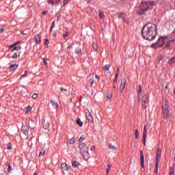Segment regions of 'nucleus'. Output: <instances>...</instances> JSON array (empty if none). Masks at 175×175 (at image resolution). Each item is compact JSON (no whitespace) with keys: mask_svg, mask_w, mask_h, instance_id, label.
<instances>
[{"mask_svg":"<svg viewBox=\"0 0 175 175\" xmlns=\"http://www.w3.org/2000/svg\"><path fill=\"white\" fill-rule=\"evenodd\" d=\"M141 33L144 39H146V40L151 42L152 40H155L157 35H158L157 25L151 23H146L143 26L141 30Z\"/></svg>","mask_w":175,"mask_h":175,"instance_id":"f257e3e1","label":"nucleus"},{"mask_svg":"<svg viewBox=\"0 0 175 175\" xmlns=\"http://www.w3.org/2000/svg\"><path fill=\"white\" fill-rule=\"evenodd\" d=\"M154 6H155V2L154 1L141 2L139 9L137 11L138 14L140 16L146 14V12L152 10V9H154Z\"/></svg>","mask_w":175,"mask_h":175,"instance_id":"f03ea898","label":"nucleus"},{"mask_svg":"<svg viewBox=\"0 0 175 175\" xmlns=\"http://www.w3.org/2000/svg\"><path fill=\"white\" fill-rule=\"evenodd\" d=\"M80 153L85 161L90 159V152H88V146L85 144L81 143L79 145Z\"/></svg>","mask_w":175,"mask_h":175,"instance_id":"7ed1b4c3","label":"nucleus"},{"mask_svg":"<svg viewBox=\"0 0 175 175\" xmlns=\"http://www.w3.org/2000/svg\"><path fill=\"white\" fill-rule=\"evenodd\" d=\"M166 39H167V36H160L156 42L152 44V49L163 47L165 43H166Z\"/></svg>","mask_w":175,"mask_h":175,"instance_id":"20e7f679","label":"nucleus"},{"mask_svg":"<svg viewBox=\"0 0 175 175\" xmlns=\"http://www.w3.org/2000/svg\"><path fill=\"white\" fill-rule=\"evenodd\" d=\"M162 113L163 118L166 120L169 117V102L167 100H164L162 103Z\"/></svg>","mask_w":175,"mask_h":175,"instance_id":"39448f33","label":"nucleus"},{"mask_svg":"<svg viewBox=\"0 0 175 175\" xmlns=\"http://www.w3.org/2000/svg\"><path fill=\"white\" fill-rule=\"evenodd\" d=\"M20 43H21V41H17L16 42L8 46L9 50H12V49L14 48V50H15V51H20V50H21V46H17V44H20Z\"/></svg>","mask_w":175,"mask_h":175,"instance_id":"423d86ee","label":"nucleus"},{"mask_svg":"<svg viewBox=\"0 0 175 175\" xmlns=\"http://www.w3.org/2000/svg\"><path fill=\"white\" fill-rule=\"evenodd\" d=\"M149 98L148 96L144 95L142 98V109H147L148 106Z\"/></svg>","mask_w":175,"mask_h":175,"instance_id":"0eeeda50","label":"nucleus"},{"mask_svg":"<svg viewBox=\"0 0 175 175\" xmlns=\"http://www.w3.org/2000/svg\"><path fill=\"white\" fill-rule=\"evenodd\" d=\"M161 155H162V150H161V148H159L157 149V153H156L157 167L159 166V161H161Z\"/></svg>","mask_w":175,"mask_h":175,"instance_id":"6e6552de","label":"nucleus"},{"mask_svg":"<svg viewBox=\"0 0 175 175\" xmlns=\"http://www.w3.org/2000/svg\"><path fill=\"white\" fill-rule=\"evenodd\" d=\"M147 139V126L144 125V131H143V135H142V142L144 144V146H146V140Z\"/></svg>","mask_w":175,"mask_h":175,"instance_id":"1a4fd4ad","label":"nucleus"},{"mask_svg":"<svg viewBox=\"0 0 175 175\" xmlns=\"http://www.w3.org/2000/svg\"><path fill=\"white\" fill-rule=\"evenodd\" d=\"M125 84H126V79H125V78H123L121 79L120 85V90L121 91V92H124V90H125Z\"/></svg>","mask_w":175,"mask_h":175,"instance_id":"9d476101","label":"nucleus"},{"mask_svg":"<svg viewBox=\"0 0 175 175\" xmlns=\"http://www.w3.org/2000/svg\"><path fill=\"white\" fill-rule=\"evenodd\" d=\"M61 169H62V170H65V172H69L70 169H72V167L66 164V163H62L61 165Z\"/></svg>","mask_w":175,"mask_h":175,"instance_id":"9b49d317","label":"nucleus"},{"mask_svg":"<svg viewBox=\"0 0 175 175\" xmlns=\"http://www.w3.org/2000/svg\"><path fill=\"white\" fill-rule=\"evenodd\" d=\"M118 18H121L122 21H124V23H126L128 24V18H125V17H126V14L124 12H120L119 14L118 15Z\"/></svg>","mask_w":175,"mask_h":175,"instance_id":"f8f14e48","label":"nucleus"},{"mask_svg":"<svg viewBox=\"0 0 175 175\" xmlns=\"http://www.w3.org/2000/svg\"><path fill=\"white\" fill-rule=\"evenodd\" d=\"M21 131L25 136H28V134L29 133V131L28 130V126H25L24 124H22Z\"/></svg>","mask_w":175,"mask_h":175,"instance_id":"ddd939ff","label":"nucleus"},{"mask_svg":"<svg viewBox=\"0 0 175 175\" xmlns=\"http://www.w3.org/2000/svg\"><path fill=\"white\" fill-rule=\"evenodd\" d=\"M61 0H48L47 3L49 5H51V6H54V5H59Z\"/></svg>","mask_w":175,"mask_h":175,"instance_id":"4468645a","label":"nucleus"},{"mask_svg":"<svg viewBox=\"0 0 175 175\" xmlns=\"http://www.w3.org/2000/svg\"><path fill=\"white\" fill-rule=\"evenodd\" d=\"M173 43H174V40H170L167 42V44L165 45L166 49H168V50H172V47L173 46Z\"/></svg>","mask_w":175,"mask_h":175,"instance_id":"2eb2a0df","label":"nucleus"},{"mask_svg":"<svg viewBox=\"0 0 175 175\" xmlns=\"http://www.w3.org/2000/svg\"><path fill=\"white\" fill-rule=\"evenodd\" d=\"M86 119L88 121H90V122H92V121H94V117L92 116L91 112L88 111L86 113Z\"/></svg>","mask_w":175,"mask_h":175,"instance_id":"dca6fc26","label":"nucleus"},{"mask_svg":"<svg viewBox=\"0 0 175 175\" xmlns=\"http://www.w3.org/2000/svg\"><path fill=\"white\" fill-rule=\"evenodd\" d=\"M140 158H141V166L142 167H144V154L143 153V150H140Z\"/></svg>","mask_w":175,"mask_h":175,"instance_id":"f3484780","label":"nucleus"},{"mask_svg":"<svg viewBox=\"0 0 175 175\" xmlns=\"http://www.w3.org/2000/svg\"><path fill=\"white\" fill-rule=\"evenodd\" d=\"M142 85H139L137 88V95H138V99H140V95L142 94Z\"/></svg>","mask_w":175,"mask_h":175,"instance_id":"a211bd4d","label":"nucleus"},{"mask_svg":"<svg viewBox=\"0 0 175 175\" xmlns=\"http://www.w3.org/2000/svg\"><path fill=\"white\" fill-rule=\"evenodd\" d=\"M29 126L31 128V129H33V128H35V120H30V122H29Z\"/></svg>","mask_w":175,"mask_h":175,"instance_id":"6ab92c4d","label":"nucleus"},{"mask_svg":"<svg viewBox=\"0 0 175 175\" xmlns=\"http://www.w3.org/2000/svg\"><path fill=\"white\" fill-rule=\"evenodd\" d=\"M72 167L77 168L80 166V163L76 161H71Z\"/></svg>","mask_w":175,"mask_h":175,"instance_id":"aec40b11","label":"nucleus"},{"mask_svg":"<svg viewBox=\"0 0 175 175\" xmlns=\"http://www.w3.org/2000/svg\"><path fill=\"white\" fill-rule=\"evenodd\" d=\"M51 104L52 105L53 109H58V103L57 101L51 100Z\"/></svg>","mask_w":175,"mask_h":175,"instance_id":"412c9836","label":"nucleus"},{"mask_svg":"<svg viewBox=\"0 0 175 175\" xmlns=\"http://www.w3.org/2000/svg\"><path fill=\"white\" fill-rule=\"evenodd\" d=\"M9 68L10 70H16L18 68V64H11Z\"/></svg>","mask_w":175,"mask_h":175,"instance_id":"4be33fe9","label":"nucleus"},{"mask_svg":"<svg viewBox=\"0 0 175 175\" xmlns=\"http://www.w3.org/2000/svg\"><path fill=\"white\" fill-rule=\"evenodd\" d=\"M108 147L109 150H113V151H117V147L114 146V145L111 144H109Z\"/></svg>","mask_w":175,"mask_h":175,"instance_id":"5701e85b","label":"nucleus"},{"mask_svg":"<svg viewBox=\"0 0 175 175\" xmlns=\"http://www.w3.org/2000/svg\"><path fill=\"white\" fill-rule=\"evenodd\" d=\"M36 42L39 44L40 43L42 42V40L40 39V36H35Z\"/></svg>","mask_w":175,"mask_h":175,"instance_id":"b1692460","label":"nucleus"},{"mask_svg":"<svg viewBox=\"0 0 175 175\" xmlns=\"http://www.w3.org/2000/svg\"><path fill=\"white\" fill-rule=\"evenodd\" d=\"M98 15L100 18H105V13L102 10L98 11Z\"/></svg>","mask_w":175,"mask_h":175,"instance_id":"393cba45","label":"nucleus"},{"mask_svg":"<svg viewBox=\"0 0 175 175\" xmlns=\"http://www.w3.org/2000/svg\"><path fill=\"white\" fill-rule=\"evenodd\" d=\"M68 144H75V143H76V139L75 137H72L68 140Z\"/></svg>","mask_w":175,"mask_h":175,"instance_id":"a878e982","label":"nucleus"},{"mask_svg":"<svg viewBox=\"0 0 175 175\" xmlns=\"http://www.w3.org/2000/svg\"><path fill=\"white\" fill-rule=\"evenodd\" d=\"M61 91H62V92L60 94H62V92H64V95H66V96L69 95V92H68V90L64 89V88H61Z\"/></svg>","mask_w":175,"mask_h":175,"instance_id":"bb28decb","label":"nucleus"},{"mask_svg":"<svg viewBox=\"0 0 175 175\" xmlns=\"http://www.w3.org/2000/svg\"><path fill=\"white\" fill-rule=\"evenodd\" d=\"M75 54H77L78 55L79 54H81V48L77 47L76 49H75Z\"/></svg>","mask_w":175,"mask_h":175,"instance_id":"cd10ccee","label":"nucleus"},{"mask_svg":"<svg viewBox=\"0 0 175 175\" xmlns=\"http://www.w3.org/2000/svg\"><path fill=\"white\" fill-rule=\"evenodd\" d=\"M77 125H79V126H83V122L81 121V120H80V118H77Z\"/></svg>","mask_w":175,"mask_h":175,"instance_id":"c85d7f7f","label":"nucleus"},{"mask_svg":"<svg viewBox=\"0 0 175 175\" xmlns=\"http://www.w3.org/2000/svg\"><path fill=\"white\" fill-rule=\"evenodd\" d=\"M88 83L92 85L94 84V78L91 77H88Z\"/></svg>","mask_w":175,"mask_h":175,"instance_id":"c756f323","label":"nucleus"},{"mask_svg":"<svg viewBox=\"0 0 175 175\" xmlns=\"http://www.w3.org/2000/svg\"><path fill=\"white\" fill-rule=\"evenodd\" d=\"M103 70H105V72H107V70H109V69H110V64H106L103 68Z\"/></svg>","mask_w":175,"mask_h":175,"instance_id":"7c9ffc66","label":"nucleus"},{"mask_svg":"<svg viewBox=\"0 0 175 175\" xmlns=\"http://www.w3.org/2000/svg\"><path fill=\"white\" fill-rule=\"evenodd\" d=\"M43 128H44V129H45V130L49 129V128H50V123H49V122L45 123V124L43 125Z\"/></svg>","mask_w":175,"mask_h":175,"instance_id":"2f4dec72","label":"nucleus"},{"mask_svg":"<svg viewBox=\"0 0 175 175\" xmlns=\"http://www.w3.org/2000/svg\"><path fill=\"white\" fill-rule=\"evenodd\" d=\"M42 61H43V64L45 66H49V64L47 63V57H44L42 59Z\"/></svg>","mask_w":175,"mask_h":175,"instance_id":"473e14b6","label":"nucleus"},{"mask_svg":"<svg viewBox=\"0 0 175 175\" xmlns=\"http://www.w3.org/2000/svg\"><path fill=\"white\" fill-rule=\"evenodd\" d=\"M25 110L26 113H29V111H31L32 110V107H25Z\"/></svg>","mask_w":175,"mask_h":175,"instance_id":"72a5a7b5","label":"nucleus"},{"mask_svg":"<svg viewBox=\"0 0 175 175\" xmlns=\"http://www.w3.org/2000/svg\"><path fill=\"white\" fill-rule=\"evenodd\" d=\"M111 170V165L110 164H107V174H109V172Z\"/></svg>","mask_w":175,"mask_h":175,"instance_id":"f704fd0d","label":"nucleus"},{"mask_svg":"<svg viewBox=\"0 0 175 175\" xmlns=\"http://www.w3.org/2000/svg\"><path fill=\"white\" fill-rule=\"evenodd\" d=\"M170 175H174V167L170 168Z\"/></svg>","mask_w":175,"mask_h":175,"instance_id":"c9c22d12","label":"nucleus"},{"mask_svg":"<svg viewBox=\"0 0 175 175\" xmlns=\"http://www.w3.org/2000/svg\"><path fill=\"white\" fill-rule=\"evenodd\" d=\"M135 139H139V130L137 129H135Z\"/></svg>","mask_w":175,"mask_h":175,"instance_id":"e433bc0d","label":"nucleus"},{"mask_svg":"<svg viewBox=\"0 0 175 175\" xmlns=\"http://www.w3.org/2000/svg\"><path fill=\"white\" fill-rule=\"evenodd\" d=\"M44 154H46V151L42 150L40 152L38 157H44Z\"/></svg>","mask_w":175,"mask_h":175,"instance_id":"4c0bfd02","label":"nucleus"},{"mask_svg":"<svg viewBox=\"0 0 175 175\" xmlns=\"http://www.w3.org/2000/svg\"><path fill=\"white\" fill-rule=\"evenodd\" d=\"M84 140H85V135H82L79 138V142H83Z\"/></svg>","mask_w":175,"mask_h":175,"instance_id":"58836bf2","label":"nucleus"},{"mask_svg":"<svg viewBox=\"0 0 175 175\" xmlns=\"http://www.w3.org/2000/svg\"><path fill=\"white\" fill-rule=\"evenodd\" d=\"M12 58V59H17V58H18V56L17 55V53H14Z\"/></svg>","mask_w":175,"mask_h":175,"instance_id":"ea45409f","label":"nucleus"},{"mask_svg":"<svg viewBox=\"0 0 175 175\" xmlns=\"http://www.w3.org/2000/svg\"><path fill=\"white\" fill-rule=\"evenodd\" d=\"M69 2H70V0H64L63 6H66V5H68Z\"/></svg>","mask_w":175,"mask_h":175,"instance_id":"a19ab883","label":"nucleus"},{"mask_svg":"<svg viewBox=\"0 0 175 175\" xmlns=\"http://www.w3.org/2000/svg\"><path fill=\"white\" fill-rule=\"evenodd\" d=\"M7 166H8V173H10V172H12V170H13L12 169V165H9V164H7Z\"/></svg>","mask_w":175,"mask_h":175,"instance_id":"79ce46f5","label":"nucleus"},{"mask_svg":"<svg viewBox=\"0 0 175 175\" xmlns=\"http://www.w3.org/2000/svg\"><path fill=\"white\" fill-rule=\"evenodd\" d=\"M7 149L8 150H12V143L9 142L7 145Z\"/></svg>","mask_w":175,"mask_h":175,"instance_id":"37998d69","label":"nucleus"},{"mask_svg":"<svg viewBox=\"0 0 175 175\" xmlns=\"http://www.w3.org/2000/svg\"><path fill=\"white\" fill-rule=\"evenodd\" d=\"M38 94H36V93H34V94L32 95L31 98H32L33 99H38Z\"/></svg>","mask_w":175,"mask_h":175,"instance_id":"c03bdc74","label":"nucleus"},{"mask_svg":"<svg viewBox=\"0 0 175 175\" xmlns=\"http://www.w3.org/2000/svg\"><path fill=\"white\" fill-rule=\"evenodd\" d=\"M49 43H50V42L49 41V39L48 38L45 39V41L44 42V46H49Z\"/></svg>","mask_w":175,"mask_h":175,"instance_id":"a18cd8bd","label":"nucleus"},{"mask_svg":"<svg viewBox=\"0 0 175 175\" xmlns=\"http://www.w3.org/2000/svg\"><path fill=\"white\" fill-rule=\"evenodd\" d=\"M93 50H94L95 51H97L98 46L96 45V44H93Z\"/></svg>","mask_w":175,"mask_h":175,"instance_id":"49530a36","label":"nucleus"},{"mask_svg":"<svg viewBox=\"0 0 175 175\" xmlns=\"http://www.w3.org/2000/svg\"><path fill=\"white\" fill-rule=\"evenodd\" d=\"M118 75H120V69L118 68V70L116 72V79H118Z\"/></svg>","mask_w":175,"mask_h":175,"instance_id":"de8ad7c7","label":"nucleus"},{"mask_svg":"<svg viewBox=\"0 0 175 175\" xmlns=\"http://www.w3.org/2000/svg\"><path fill=\"white\" fill-rule=\"evenodd\" d=\"M27 73H28V71H25V74L21 75V79H23V77H27Z\"/></svg>","mask_w":175,"mask_h":175,"instance_id":"09e8293b","label":"nucleus"},{"mask_svg":"<svg viewBox=\"0 0 175 175\" xmlns=\"http://www.w3.org/2000/svg\"><path fill=\"white\" fill-rule=\"evenodd\" d=\"M69 36V33L68 31H66L65 33L63 34L64 38H66V36Z\"/></svg>","mask_w":175,"mask_h":175,"instance_id":"8fccbe9b","label":"nucleus"},{"mask_svg":"<svg viewBox=\"0 0 175 175\" xmlns=\"http://www.w3.org/2000/svg\"><path fill=\"white\" fill-rule=\"evenodd\" d=\"M54 27H55V21H53L51 25V29L54 28Z\"/></svg>","mask_w":175,"mask_h":175,"instance_id":"3c124183","label":"nucleus"},{"mask_svg":"<svg viewBox=\"0 0 175 175\" xmlns=\"http://www.w3.org/2000/svg\"><path fill=\"white\" fill-rule=\"evenodd\" d=\"M107 99H111V94H108L107 95Z\"/></svg>","mask_w":175,"mask_h":175,"instance_id":"603ef678","label":"nucleus"},{"mask_svg":"<svg viewBox=\"0 0 175 175\" xmlns=\"http://www.w3.org/2000/svg\"><path fill=\"white\" fill-rule=\"evenodd\" d=\"M90 150L91 151H95V146H91Z\"/></svg>","mask_w":175,"mask_h":175,"instance_id":"864d4df0","label":"nucleus"},{"mask_svg":"<svg viewBox=\"0 0 175 175\" xmlns=\"http://www.w3.org/2000/svg\"><path fill=\"white\" fill-rule=\"evenodd\" d=\"M4 31H5V29L1 28L0 29V33H1V32H3Z\"/></svg>","mask_w":175,"mask_h":175,"instance_id":"5fc2aeb1","label":"nucleus"},{"mask_svg":"<svg viewBox=\"0 0 175 175\" xmlns=\"http://www.w3.org/2000/svg\"><path fill=\"white\" fill-rule=\"evenodd\" d=\"M118 78H116V76H115V79H114V80H113V83H117V79H118Z\"/></svg>","mask_w":175,"mask_h":175,"instance_id":"6e6d98bb","label":"nucleus"},{"mask_svg":"<svg viewBox=\"0 0 175 175\" xmlns=\"http://www.w3.org/2000/svg\"><path fill=\"white\" fill-rule=\"evenodd\" d=\"M11 51V53H14V51H16L14 48H12L10 50Z\"/></svg>","mask_w":175,"mask_h":175,"instance_id":"4d7b16f0","label":"nucleus"},{"mask_svg":"<svg viewBox=\"0 0 175 175\" xmlns=\"http://www.w3.org/2000/svg\"><path fill=\"white\" fill-rule=\"evenodd\" d=\"M59 18H61V16L60 15L57 17V21H59Z\"/></svg>","mask_w":175,"mask_h":175,"instance_id":"13d9d810","label":"nucleus"},{"mask_svg":"<svg viewBox=\"0 0 175 175\" xmlns=\"http://www.w3.org/2000/svg\"><path fill=\"white\" fill-rule=\"evenodd\" d=\"M42 14H43L44 16L46 15V14H47V12L43 11V12H42Z\"/></svg>","mask_w":175,"mask_h":175,"instance_id":"bf43d9fd","label":"nucleus"},{"mask_svg":"<svg viewBox=\"0 0 175 175\" xmlns=\"http://www.w3.org/2000/svg\"><path fill=\"white\" fill-rule=\"evenodd\" d=\"M155 173H158V166L157 167V164H156V170H155Z\"/></svg>","mask_w":175,"mask_h":175,"instance_id":"052dcab7","label":"nucleus"},{"mask_svg":"<svg viewBox=\"0 0 175 175\" xmlns=\"http://www.w3.org/2000/svg\"><path fill=\"white\" fill-rule=\"evenodd\" d=\"M86 1L88 2V3H90L92 2V0H86Z\"/></svg>","mask_w":175,"mask_h":175,"instance_id":"680f3d73","label":"nucleus"},{"mask_svg":"<svg viewBox=\"0 0 175 175\" xmlns=\"http://www.w3.org/2000/svg\"><path fill=\"white\" fill-rule=\"evenodd\" d=\"M96 79H98V80H100L98 75H96Z\"/></svg>","mask_w":175,"mask_h":175,"instance_id":"e2e57ef3","label":"nucleus"},{"mask_svg":"<svg viewBox=\"0 0 175 175\" xmlns=\"http://www.w3.org/2000/svg\"><path fill=\"white\" fill-rule=\"evenodd\" d=\"M53 36H54V38H55L57 36V33H54Z\"/></svg>","mask_w":175,"mask_h":175,"instance_id":"0e129e2a","label":"nucleus"},{"mask_svg":"<svg viewBox=\"0 0 175 175\" xmlns=\"http://www.w3.org/2000/svg\"><path fill=\"white\" fill-rule=\"evenodd\" d=\"M113 88H116V83L113 82Z\"/></svg>","mask_w":175,"mask_h":175,"instance_id":"69168bd1","label":"nucleus"},{"mask_svg":"<svg viewBox=\"0 0 175 175\" xmlns=\"http://www.w3.org/2000/svg\"><path fill=\"white\" fill-rule=\"evenodd\" d=\"M33 175H38V172H35Z\"/></svg>","mask_w":175,"mask_h":175,"instance_id":"338daca9","label":"nucleus"},{"mask_svg":"<svg viewBox=\"0 0 175 175\" xmlns=\"http://www.w3.org/2000/svg\"><path fill=\"white\" fill-rule=\"evenodd\" d=\"M52 31H53V28L51 29V27L50 32H52Z\"/></svg>","mask_w":175,"mask_h":175,"instance_id":"774afa93","label":"nucleus"}]
</instances>
